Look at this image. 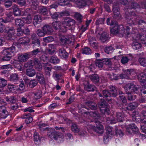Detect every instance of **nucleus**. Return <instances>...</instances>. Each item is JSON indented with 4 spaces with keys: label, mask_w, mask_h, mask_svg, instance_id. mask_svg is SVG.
I'll use <instances>...</instances> for the list:
<instances>
[{
    "label": "nucleus",
    "mask_w": 146,
    "mask_h": 146,
    "mask_svg": "<svg viewBox=\"0 0 146 146\" xmlns=\"http://www.w3.org/2000/svg\"><path fill=\"white\" fill-rule=\"evenodd\" d=\"M112 127L110 126H108L106 128V133L107 135V136H105L104 138V139H107L108 138H111L113 134V131L112 130Z\"/></svg>",
    "instance_id": "c85d7f7f"
},
{
    "label": "nucleus",
    "mask_w": 146,
    "mask_h": 146,
    "mask_svg": "<svg viewBox=\"0 0 146 146\" xmlns=\"http://www.w3.org/2000/svg\"><path fill=\"white\" fill-rule=\"evenodd\" d=\"M52 9H50L49 13L52 19H57L61 17L60 12H56V11H52Z\"/></svg>",
    "instance_id": "b1692460"
},
{
    "label": "nucleus",
    "mask_w": 146,
    "mask_h": 146,
    "mask_svg": "<svg viewBox=\"0 0 146 146\" xmlns=\"http://www.w3.org/2000/svg\"><path fill=\"white\" fill-rule=\"evenodd\" d=\"M111 33L112 34H119L120 37H122L125 33V29L122 25H118L117 24L115 25L110 29Z\"/></svg>",
    "instance_id": "f03ea898"
},
{
    "label": "nucleus",
    "mask_w": 146,
    "mask_h": 146,
    "mask_svg": "<svg viewBox=\"0 0 146 146\" xmlns=\"http://www.w3.org/2000/svg\"><path fill=\"white\" fill-rule=\"evenodd\" d=\"M89 78L93 82L94 84L98 83L99 81L100 78L98 75L97 74H94L90 75Z\"/></svg>",
    "instance_id": "f704fd0d"
},
{
    "label": "nucleus",
    "mask_w": 146,
    "mask_h": 146,
    "mask_svg": "<svg viewBox=\"0 0 146 146\" xmlns=\"http://www.w3.org/2000/svg\"><path fill=\"white\" fill-rule=\"evenodd\" d=\"M114 50V48L111 46H107L104 49L105 52L108 54L111 53Z\"/></svg>",
    "instance_id": "49530a36"
},
{
    "label": "nucleus",
    "mask_w": 146,
    "mask_h": 146,
    "mask_svg": "<svg viewBox=\"0 0 146 146\" xmlns=\"http://www.w3.org/2000/svg\"><path fill=\"white\" fill-rule=\"evenodd\" d=\"M125 93L127 94V97L128 101L130 102L133 101L137 98V96L133 94L130 91H127L125 89Z\"/></svg>",
    "instance_id": "aec40b11"
},
{
    "label": "nucleus",
    "mask_w": 146,
    "mask_h": 146,
    "mask_svg": "<svg viewBox=\"0 0 146 146\" xmlns=\"http://www.w3.org/2000/svg\"><path fill=\"white\" fill-rule=\"evenodd\" d=\"M125 89L128 91H130L132 93L135 94L140 93V88L133 83H129L126 85Z\"/></svg>",
    "instance_id": "39448f33"
},
{
    "label": "nucleus",
    "mask_w": 146,
    "mask_h": 146,
    "mask_svg": "<svg viewBox=\"0 0 146 146\" xmlns=\"http://www.w3.org/2000/svg\"><path fill=\"white\" fill-rule=\"evenodd\" d=\"M71 128L72 131L74 133H77L79 131V129L78 128L76 124H72V125L71 126Z\"/></svg>",
    "instance_id": "5fc2aeb1"
},
{
    "label": "nucleus",
    "mask_w": 146,
    "mask_h": 146,
    "mask_svg": "<svg viewBox=\"0 0 146 146\" xmlns=\"http://www.w3.org/2000/svg\"><path fill=\"white\" fill-rule=\"evenodd\" d=\"M119 8L118 4L115 3L113 4L112 11L113 13H116L117 12L119 11Z\"/></svg>",
    "instance_id": "4d7b16f0"
},
{
    "label": "nucleus",
    "mask_w": 146,
    "mask_h": 146,
    "mask_svg": "<svg viewBox=\"0 0 146 146\" xmlns=\"http://www.w3.org/2000/svg\"><path fill=\"white\" fill-rule=\"evenodd\" d=\"M27 2L35 10L39 7V1L38 0H27Z\"/></svg>",
    "instance_id": "393cba45"
},
{
    "label": "nucleus",
    "mask_w": 146,
    "mask_h": 146,
    "mask_svg": "<svg viewBox=\"0 0 146 146\" xmlns=\"http://www.w3.org/2000/svg\"><path fill=\"white\" fill-rule=\"evenodd\" d=\"M84 113L86 114L87 115L90 114L92 116L95 117L96 118L99 117L100 116V115L98 111H95L93 112H91L90 113H87V112H84Z\"/></svg>",
    "instance_id": "de8ad7c7"
},
{
    "label": "nucleus",
    "mask_w": 146,
    "mask_h": 146,
    "mask_svg": "<svg viewBox=\"0 0 146 146\" xmlns=\"http://www.w3.org/2000/svg\"><path fill=\"white\" fill-rule=\"evenodd\" d=\"M109 35L106 32H103L100 36V39L103 42H104L108 39Z\"/></svg>",
    "instance_id": "37998d69"
},
{
    "label": "nucleus",
    "mask_w": 146,
    "mask_h": 146,
    "mask_svg": "<svg viewBox=\"0 0 146 146\" xmlns=\"http://www.w3.org/2000/svg\"><path fill=\"white\" fill-rule=\"evenodd\" d=\"M43 40L45 42L48 43L51 42L54 40V38L52 36H49L43 38Z\"/></svg>",
    "instance_id": "052dcab7"
},
{
    "label": "nucleus",
    "mask_w": 146,
    "mask_h": 146,
    "mask_svg": "<svg viewBox=\"0 0 146 146\" xmlns=\"http://www.w3.org/2000/svg\"><path fill=\"white\" fill-rule=\"evenodd\" d=\"M7 84V81L3 78H0V88H2L5 87Z\"/></svg>",
    "instance_id": "3c124183"
},
{
    "label": "nucleus",
    "mask_w": 146,
    "mask_h": 146,
    "mask_svg": "<svg viewBox=\"0 0 146 146\" xmlns=\"http://www.w3.org/2000/svg\"><path fill=\"white\" fill-rule=\"evenodd\" d=\"M26 74L28 76L32 77L35 76L37 73L35 70L33 68H29L26 70Z\"/></svg>",
    "instance_id": "473e14b6"
},
{
    "label": "nucleus",
    "mask_w": 146,
    "mask_h": 146,
    "mask_svg": "<svg viewBox=\"0 0 146 146\" xmlns=\"http://www.w3.org/2000/svg\"><path fill=\"white\" fill-rule=\"evenodd\" d=\"M16 2L21 6H25L26 4V0H16Z\"/></svg>",
    "instance_id": "69168bd1"
},
{
    "label": "nucleus",
    "mask_w": 146,
    "mask_h": 146,
    "mask_svg": "<svg viewBox=\"0 0 146 146\" xmlns=\"http://www.w3.org/2000/svg\"><path fill=\"white\" fill-rule=\"evenodd\" d=\"M132 36L133 37V38L135 39V40H139L143 44H146V37L145 35H141L138 34H133Z\"/></svg>",
    "instance_id": "9b49d317"
},
{
    "label": "nucleus",
    "mask_w": 146,
    "mask_h": 146,
    "mask_svg": "<svg viewBox=\"0 0 146 146\" xmlns=\"http://www.w3.org/2000/svg\"><path fill=\"white\" fill-rule=\"evenodd\" d=\"M102 94L103 95V98H108L106 99L107 101L108 102H111V96H110V94L109 91L108 90H105L102 91Z\"/></svg>",
    "instance_id": "c9c22d12"
},
{
    "label": "nucleus",
    "mask_w": 146,
    "mask_h": 146,
    "mask_svg": "<svg viewBox=\"0 0 146 146\" xmlns=\"http://www.w3.org/2000/svg\"><path fill=\"white\" fill-rule=\"evenodd\" d=\"M82 53L86 54H90L92 53V50L89 48L85 47L83 48L82 50Z\"/></svg>",
    "instance_id": "8fccbe9b"
},
{
    "label": "nucleus",
    "mask_w": 146,
    "mask_h": 146,
    "mask_svg": "<svg viewBox=\"0 0 146 146\" xmlns=\"http://www.w3.org/2000/svg\"><path fill=\"white\" fill-rule=\"evenodd\" d=\"M10 9L13 10V13L15 16H18L21 15V11L17 5L15 4L13 5Z\"/></svg>",
    "instance_id": "a211bd4d"
},
{
    "label": "nucleus",
    "mask_w": 146,
    "mask_h": 146,
    "mask_svg": "<svg viewBox=\"0 0 146 146\" xmlns=\"http://www.w3.org/2000/svg\"><path fill=\"white\" fill-rule=\"evenodd\" d=\"M88 40L90 42V45L95 49L98 48L97 45L96 43V38L93 36L89 37Z\"/></svg>",
    "instance_id": "a878e982"
},
{
    "label": "nucleus",
    "mask_w": 146,
    "mask_h": 146,
    "mask_svg": "<svg viewBox=\"0 0 146 146\" xmlns=\"http://www.w3.org/2000/svg\"><path fill=\"white\" fill-rule=\"evenodd\" d=\"M140 7V5L133 1L128 6L125 7L124 17L127 24L129 26L137 25H142V23L146 24V22L142 19L141 17L137 15L134 11H129V9H135Z\"/></svg>",
    "instance_id": "f257e3e1"
},
{
    "label": "nucleus",
    "mask_w": 146,
    "mask_h": 146,
    "mask_svg": "<svg viewBox=\"0 0 146 146\" xmlns=\"http://www.w3.org/2000/svg\"><path fill=\"white\" fill-rule=\"evenodd\" d=\"M36 78L39 83L40 84H45V80L43 74L40 72H37L36 74Z\"/></svg>",
    "instance_id": "dca6fc26"
},
{
    "label": "nucleus",
    "mask_w": 146,
    "mask_h": 146,
    "mask_svg": "<svg viewBox=\"0 0 146 146\" xmlns=\"http://www.w3.org/2000/svg\"><path fill=\"white\" fill-rule=\"evenodd\" d=\"M19 43L18 42H13L12 46L9 48H7L3 50L2 53L4 55L3 57H7L9 56L11 57L12 56L11 53H13L16 52V46L17 47L19 45Z\"/></svg>",
    "instance_id": "20e7f679"
},
{
    "label": "nucleus",
    "mask_w": 146,
    "mask_h": 146,
    "mask_svg": "<svg viewBox=\"0 0 146 146\" xmlns=\"http://www.w3.org/2000/svg\"><path fill=\"white\" fill-rule=\"evenodd\" d=\"M45 130L47 131V135L49 137H52L51 133L53 132L54 130L51 128H48V127H46L45 129Z\"/></svg>",
    "instance_id": "774afa93"
},
{
    "label": "nucleus",
    "mask_w": 146,
    "mask_h": 146,
    "mask_svg": "<svg viewBox=\"0 0 146 146\" xmlns=\"http://www.w3.org/2000/svg\"><path fill=\"white\" fill-rule=\"evenodd\" d=\"M84 90L88 92H93L96 90V87L93 85L90 84L88 82L83 83Z\"/></svg>",
    "instance_id": "9d476101"
},
{
    "label": "nucleus",
    "mask_w": 146,
    "mask_h": 146,
    "mask_svg": "<svg viewBox=\"0 0 146 146\" xmlns=\"http://www.w3.org/2000/svg\"><path fill=\"white\" fill-rule=\"evenodd\" d=\"M32 62L35 68L38 71H40L42 70V66L38 58H35Z\"/></svg>",
    "instance_id": "6ab92c4d"
},
{
    "label": "nucleus",
    "mask_w": 146,
    "mask_h": 146,
    "mask_svg": "<svg viewBox=\"0 0 146 146\" xmlns=\"http://www.w3.org/2000/svg\"><path fill=\"white\" fill-rule=\"evenodd\" d=\"M5 32L8 34L7 37V40L13 41L15 38V31L14 27H6Z\"/></svg>",
    "instance_id": "423d86ee"
},
{
    "label": "nucleus",
    "mask_w": 146,
    "mask_h": 146,
    "mask_svg": "<svg viewBox=\"0 0 146 146\" xmlns=\"http://www.w3.org/2000/svg\"><path fill=\"white\" fill-rule=\"evenodd\" d=\"M134 39V40L132 44V48L134 49L137 50L141 47V44L137 42V40H135V38Z\"/></svg>",
    "instance_id": "ea45409f"
},
{
    "label": "nucleus",
    "mask_w": 146,
    "mask_h": 146,
    "mask_svg": "<svg viewBox=\"0 0 146 146\" xmlns=\"http://www.w3.org/2000/svg\"><path fill=\"white\" fill-rule=\"evenodd\" d=\"M5 99L9 103L14 104L17 100L16 97L14 96H7L5 98Z\"/></svg>",
    "instance_id": "bb28decb"
},
{
    "label": "nucleus",
    "mask_w": 146,
    "mask_h": 146,
    "mask_svg": "<svg viewBox=\"0 0 146 146\" xmlns=\"http://www.w3.org/2000/svg\"><path fill=\"white\" fill-rule=\"evenodd\" d=\"M75 23L76 21L75 20L68 18H65L62 21V24L69 27L74 26Z\"/></svg>",
    "instance_id": "f3484780"
},
{
    "label": "nucleus",
    "mask_w": 146,
    "mask_h": 146,
    "mask_svg": "<svg viewBox=\"0 0 146 146\" xmlns=\"http://www.w3.org/2000/svg\"><path fill=\"white\" fill-rule=\"evenodd\" d=\"M108 105L107 103L104 101L100 102L98 104V107L100 109L104 108V110H107Z\"/></svg>",
    "instance_id": "79ce46f5"
},
{
    "label": "nucleus",
    "mask_w": 146,
    "mask_h": 146,
    "mask_svg": "<svg viewBox=\"0 0 146 146\" xmlns=\"http://www.w3.org/2000/svg\"><path fill=\"white\" fill-rule=\"evenodd\" d=\"M65 25L63 24L62 25H61L58 30L59 31L63 33H66L67 31V27Z\"/></svg>",
    "instance_id": "e2e57ef3"
},
{
    "label": "nucleus",
    "mask_w": 146,
    "mask_h": 146,
    "mask_svg": "<svg viewBox=\"0 0 146 146\" xmlns=\"http://www.w3.org/2000/svg\"><path fill=\"white\" fill-rule=\"evenodd\" d=\"M74 16L77 22L81 23L82 22L83 17L80 13L75 12Z\"/></svg>",
    "instance_id": "4c0bfd02"
},
{
    "label": "nucleus",
    "mask_w": 146,
    "mask_h": 146,
    "mask_svg": "<svg viewBox=\"0 0 146 146\" xmlns=\"http://www.w3.org/2000/svg\"><path fill=\"white\" fill-rule=\"evenodd\" d=\"M61 25V23L60 21H57L53 22L52 24V27L56 31L58 30Z\"/></svg>",
    "instance_id": "c03bdc74"
},
{
    "label": "nucleus",
    "mask_w": 146,
    "mask_h": 146,
    "mask_svg": "<svg viewBox=\"0 0 146 146\" xmlns=\"http://www.w3.org/2000/svg\"><path fill=\"white\" fill-rule=\"evenodd\" d=\"M42 29L44 31L46 34H50L52 33L53 31V30L52 27L50 25H44L42 28Z\"/></svg>",
    "instance_id": "c756f323"
},
{
    "label": "nucleus",
    "mask_w": 146,
    "mask_h": 146,
    "mask_svg": "<svg viewBox=\"0 0 146 146\" xmlns=\"http://www.w3.org/2000/svg\"><path fill=\"white\" fill-rule=\"evenodd\" d=\"M24 34V30L21 28H18L17 30V35L18 36H22Z\"/></svg>",
    "instance_id": "13d9d810"
},
{
    "label": "nucleus",
    "mask_w": 146,
    "mask_h": 146,
    "mask_svg": "<svg viewBox=\"0 0 146 146\" xmlns=\"http://www.w3.org/2000/svg\"><path fill=\"white\" fill-rule=\"evenodd\" d=\"M15 25L18 28H21L24 25L23 21L20 19H17L15 21Z\"/></svg>",
    "instance_id": "a19ab883"
},
{
    "label": "nucleus",
    "mask_w": 146,
    "mask_h": 146,
    "mask_svg": "<svg viewBox=\"0 0 146 146\" xmlns=\"http://www.w3.org/2000/svg\"><path fill=\"white\" fill-rule=\"evenodd\" d=\"M12 4L13 2L11 1L7 0L4 2V5L6 8H9L13 5Z\"/></svg>",
    "instance_id": "0e129e2a"
},
{
    "label": "nucleus",
    "mask_w": 146,
    "mask_h": 146,
    "mask_svg": "<svg viewBox=\"0 0 146 146\" xmlns=\"http://www.w3.org/2000/svg\"><path fill=\"white\" fill-rule=\"evenodd\" d=\"M49 61L54 64H56L60 62V60L56 56H53L51 57Z\"/></svg>",
    "instance_id": "e433bc0d"
},
{
    "label": "nucleus",
    "mask_w": 146,
    "mask_h": 146,
    "mask_svg": "<svg viewBox=\"0 0 146 146\" xmlns=\"http://www.w3.org/2000/svg\"><path fill=\"white\" fill-rule=\"evenodd\" d=\"M9 79L10 81L15 82V84H17V82H19V75L17 73H12L10 75Z\"/></svg>",
    "instance_id": "412c9836"
},
{
    "label": "nucleus",
    "mask_w": 146,
    "mask_h": 146,
    "mask_svg": "<svg viewBox=\"0 0 146 146\" xmlns=\"http://www.w3.org/2000/svg\"><path fill=\"white\" fill-rule=\"evenodd\" d=\"M42 19L40 15H36L34 16L33 19V24L35 27L38 28L41 26Z\"/></svg>",
    "instance_id": "1a4fd4ad"
},
{
    "label": "nucleus",
    "mask_w": 146,
    "mask_h": 146,
    "mask_svg": "<svg viewBox=\"0 0 146 146\" xmlns=\"http://www.w3.org/2000/svg\"><path fill=\"white\" fill-rule=\"evenodd\" d=\"M38 83V81L36 80L33 79L29 81L27 84L30 88H33L37 85Z\"/></svg>",
    "instance_id": "58836bf2"
},
{
    "label": "nucleus",
    "mask_w": 146,
    "mask_h": 146,
    "mask_svg": "<svg viewBox=\"0 0 146 146\" xmlns=\"http://www.w3.org/2000/svg\"><path fill=\"white\" fill-rule=\"evenodd\" d=\"M95 125H91V128L93 130L99 134H102L104 130L103 126L101 124V123L98 120H94L93 122Z\"/></svg>",
    "instance_id": "7ed1b4c3"
},
{
    "label": "nucleus",
    "mask_w": 146,
    "mask_h": 146,
    "mask_svg": "<svg viewBox=\"0 0 146 146\" xmlns=\"http://www.w3.org/2000/svg\"><path fill=\"white\" fill-rule=\"evenodd\" d=\"M139 81L141 83H144L146 82V73L143 72L139 74L137 76Z\"/></svg>",
    "instance_id": "72a5a7b5"
},
{
    "label": "nucleus",
    "mask_w": 146,
    "mask_h": 146,
    "mask_svg": "<svg viewBox=\"0 0 146 146\" xmlns=\"http://www.w3.org/2000/svg\"><path fill=\"white\" fill-rule=\"evenodd\" d=\"M126 131L129 134H131L132 132L133 133L138 134L139 133V129L134 123H132L128 125Z\"/></svg>",
    "instance_id": "0eeeda50"
},
{
    "label": "nucleus",
    "mask_w": 146,
    "mask_h": 146,
    "mask_svg": "<svg viewBox=\"0 0 146 146\" xmlns=\"http://www.w3.org/2000/svg\"><path fill=\"white\" fill-rule=\"evenodd\" d=\"M8 115V112L6 110H0V116L2 118H5Z\"/></svg>",
    "instance_id": "603ef678"
},
{
    "label": "nucleus",
    "mask_w": 146,
    "mask_h": 146,
    "mask_svg": "<svg viewBox=\"0 0 146 146\" xmlns=\"http://www.w3.org/2000/svg\"><path fill=\"white\" fill-rule=\"evenodd\" d=\"M102 61L104 64L106 65H111L112 62L111 60V59L104 58L102 59Z\"/></svg>",
    "instance_id": "6e6d98bb"
},
{
    "label": "nucleus",
    "mask_w": 146,
    "mask_h": 146,
    "mask_svg": "<svg viewBox=\"0 0 146 146\" xmlns=\"http://www.w3.org/2000/svg\"><path fill=\"white\" fill-rule=\"evenodd\" d=\"M34 141L35 142H40V137L38 133L35 132L33 134Z\"/></svg>",
    "instance_id": "09e8293b"
},
{
    "label": "nucleus",
    "mask_w": 146,
    "mask_h": 146,
    "mask_svg": "<svg viewBox=\"0 0 146 146\" xmlns=\"http://www.w3.org/2000/svg\"><path fill=\"white\" fill-rule=\"evenodd\" d=\"M86 1L87 0H77L75 1V4L77 7L81 8L86 5Z\"/></svg>",
    "instance_id": "7c9ffc66"
},
{
    "label": "nucleus",
    "mask_w": 146,
    "mask_h": 146,
    "mask_svg": "<svg viewBox=\"0 0 146 146\" xmlns=\"http://www.w3.org/2000/svg\"><path fill=\"white\" fill-rule=\"evenodd\" d=\"M31 39L32 40V44L34 48H37L40 46V40L38 38L35 34H33L31 35Z\"/></svg>",
    "instance_id": "6e6552de"
},
{
    "label": "nucleus",
    "mask_w": 146,
    "mask_h": 146,
    "mask_svg": "<svg viewBox=\"0 0 146 146\" xmlns=\"http://www.w3.org/2000/svg\"><path fill=\"white\" fill-rule=\"evenodd\" d=\"M108 88V90L110 94V96L114 98L117 97L118 94L117 87L111 85L109 86Z\"/></svg>",
    "instance_id": "4468645a"
},
{
    "label": "nucleus",
    "mask_w": 146,
    "mask_h": 146,
    "mask_svg": "<svg viewBox=\"0 0 146 146\" xmlns=\"http://www.w3.org/2000/svg\"><path fill=\"white\" fill-rule=\"evenodd\" d=\"M95 63L96 66L99 68H102L104 64L102 60H97L95 61Z\"/></svg>",
    "instance_id": "680f3d73"
},
{
    "label": "nucleus",
    "mask_w": 146,
    "mask_h": 146,
    "mask_svg": "<svg viewBox=\"0 0 146 146\" xmlns=\"http://www.w3.org/2000/svg\"><path fill=\"white\" fill-rule=\"evenodd\" d=\"M38 36L39 37L44 36L46 33L42 30L38 29L36 32Z\"/></svg>",
    "instance_id": "bf43d9fd"
},
{
    "label": "nucleus",
    "mask_w": 146,
    "mask_h": 146,
    "mask_svg": "<svg viewBox=\"0 0 146 146\" xmlns=\"http://www.w3.org/2000/svg\"><path fill=\"white\" fill-rule=\"evenodd\" d=\"M85 104L91 110L98 109L97 105L94 102L87 101L85 102Z\"/></svg>",
    "instance_id": "cd10ccee"
},
{
    "label": "nucleus",
    "mask_w": 146,
    "mask_h": 146,
    "mask_svg": "<svg viewBox=\"0 0 146 146\" xmlns=\"http://www.w3.org/2000/svg\"><path fill=\"white\" fill-rule=\"evenodd\" d=\"M43 67L45 74L49 76L50 75V72L52 69L51 64L48 62L44 64Z\"/></svg>",
    "instance_id": "2eb2a0df"
},
{
    "label": "nucleus",
    "mask_w": 146,
    "mask_h": 146,
    "mask_svg": "<svg viewBox=\"0 0 146 146\" xmlns=\"http://www.w3.org/2000/svg\"><path fill=\"white\" fill-rule=\"evenodd\" d=\"M122 112H118L116 113L117 119L119 122H121L123 121V116L125 115L126 112H127V110H123Z\"/></svg>",
    "instance_id": "4be33fe9"
},
{
    "label": "nucleus",
    "mask_w": 146,
    "mask_h": 146,
    "mask_svg": "<svg viewBox=\"0 0 146 146\" xmlns=\"http://www.w3.org/2000/svg\"><path fill=\"white\" fill-rule=\"evenodd\" d=\"M38 13L43 16H48V12L46 7L42 6L38 8Z\"/></svg>",
    "instance_id": "2f4dec72"
},
{
    "label": "nucleus",
    "mask_w": 146,
    "mask_h": 146,
    "mask_svg": "<svg viewBox=\"0 0 146 146\" xmlns=\"http://www.w3.org/2000/svg\"><path fill=\"white\" fill-rule=\"evenodd\" d=\"M58 55L62 59H66L69 54L63 48H60L58 50Z\"/></svg>",
    "instance_id": "ddd939ff"
},
{
    "label": "nucleus",
    "mask_w": 146,
    "mask_h": 146,
    "mask_svg": "<svg viewBox=\"0 0 146 146\" xmlns=\"http://www.w3.org/2000/svg\"><path fill=\"white\" fill-rule=\"evenodd\" d=\"M114 15L113 17L115 19H120L122 18L121 15L119 11L117 12L116 13H113Z\"/></svg>",
    "instance_id": "338daca9"
},
{
    "label": "nucleus",
    "mask_w": 146,
    "mask_h": 146,
    "mask_svg": "<svg viewBox=\"0 0 146 146\" xmlns=\"http://www.w3.org/2000/svg\"><path fill=\"white\" fill-rule=\"evenodd\" d=\"M61 44L64 46H67L72 42L70 39L66 38L64 36H62L60 38Z\"/></svg>",
    "instance_id": "5701e85b"
},
{
    "label": "nucleus",
    "mask_w": 146,
    "mask_h": 146,
    "mask_svg": "<svg viewBox=\"0 0 146 146\" xmlns=\"http://www.w3.org/2000/svg\"><path fill=\"white\" fill-rule=\"evenodd\" d=\"M138 61L141 65L146 67V58H140L139 59Z\"/></svg>",
    "instance_id": "864d4df0"
},
{
    "label": "nucleus",
    "mask_w": 146,
    "mask_h": 146,
    "mask_svg": "<svg viewBox=\"0 0 146 146\" xmlns=\"http://www.w3.org/2000/svg\"><path fill=\"white\" fill-rule=\"evenodd\" d=\"M30 54L29 52L25 53L19 54L18 57V61L20 62L26 61L30 58Z\"/></svg>",
    "instance_id": "f8f14e48"
},
{
    "label": "nucleus",
    "mask_w": 146,
    "mask_h": 146,
    "mask_svg": "<svg viewBox=\"0 0 146 146\" xmlns=\"http://www.w3.org/2000/svg\"><path fill=\"white\" fill-rule=\"evenodd\" d=\"M137 106L138 104L135 103H131L126 107V110H134Z\"/></svg>",
    "instance_id": "a18cd8bd"
}]
</instances>
